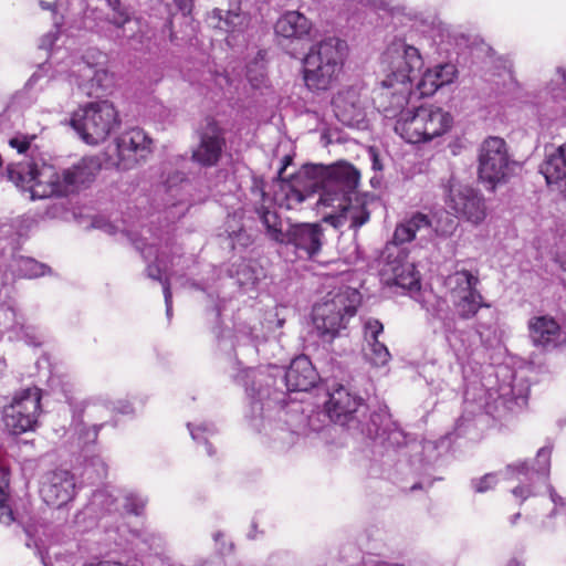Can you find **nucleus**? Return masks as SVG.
Instances as JSON below:
<instances>
[{
  "instance_id": "obj_60",
  "label": "nucleus",
  "mask_w": 566,
  "mask_h": 566,
  "mask_svg": "<svg viewBox=\"0 0 566 566\" xmlns=\"http://www.w3.org/2000/svg\"><path fill=\"white\" fill-rule=\"evenodd\" d=\"M182 14H190L193 8V0H174Z\"/></svg>"
},
{
  "instance_id": "obj_5",
  "label": "nucleus",
  "mask_w": 566,
  "mask_h": 566,
  "mask_svg": "<svg viewBox=\"0 0 566 566\" xmlns=\"http://www.w3.org/2000/svg\"><path fill=\"white\" fill-rule=\"evenodd\" d=\"M90 164L92 160L84 158L60 171L44 163H17L8 165L6 175L21 191L29 192L31 200L65 197L94 179Z\"/></svg>"
},
{
  "instance_id": "obj_59",
  "label": "nucleus",
  "mask_w": 566,
  "mask_h": 566,
  "mask_svg": "<svg viewBox=\"0 0 566 566\" xmlns=\"http://www.w3.org/2000/svg\"><path fill=\"white\" fill-rule=\"evenodd\" d=\"M43 66H40L38 71H35L31 77L25 83V90L31 91L38 82L43 77Z\"/></svg>"
},
{
  "instance_id": "obj_47",
  "label": "nucleus",
  "mask_w": 566,
  "mask_h": 566,
  "mask_svg": "<svg viewBox=\"0 0 566 566\" xmlns=\"http://www.w3.org/2000/svg\"><path fill=\"white\" fill-rule=\"evenodd\" d=\"M4 315H6V317L13 319L12 327L20 329L23 333L27 344L32 345V346L40 345L39 340H36L34 337L29 335V333H28L29 327L24 326L23 317L18 314L15 308L8 307L4 311Z\"/></svg>"
},
{
  "instance_id": "obj_36",
  "label": "nucleus",
  "mask_w": 566,
  "mask_h": 566,
  "mask_svg": "<svg viewBox=\"0 0 566 566\" xmlns=\"http://www.w3.org/2000/svg\"><path fill=\"white\" fill-rule=\"evenodd\" d=\"M230 302L231 300L221 297L219 294L214 295L213 292L207 293V317L213 324L212 332L217 338L226 337V329L221 325Z\"/></svg>"
},
{
  "instance_id": "obj_33",
  "label": "nucleus",
  "mask_w": 566,
  "mask_h": 566,
  "mask_svg": "<svg viewBox=\"0 0 566 566\" xmlns=\"http://www.w3.org/2000/svg\"><path fill=\"white\" fill-rule=\"evenodd\" d=\"M213 27L229 34L242 33L249 24V18L240 8L234 10L213 9L209 17Z\"/></svg>"
},
{
  "instance_id": "obj_31",
  "label": "nucleus",
  "mask_w": 566,
  "mask_h": 566,
  "mask_svg": "<svg viewBox=\"0 0 566 566\" xmlns=\"http://www.w3.org/2000/svg\"><path fill=\"white\" fill-rule=\"evenodd\" d=\"M457 315L462 319L473 318L481 310L488 312L486 322L494 323V311L491 305L484 302L482 294L476 290L452 298Z\"/></svg>"
},
{
  "instance_id": "obj_35",
  "label": "nucleus",
  "mask_w": 566,
  "mask_h": 566,
  "mask_svg": "<svg viewBox=\"0 0 566 566\" xmlns=\"http://www.w3.org/2000/svg\"><path fill=\"white\" fill-rule=\"evenodd\" d=\"M49 271V266L40 263L32 258L15 256L7 253V265L2 269L0 274L11 272L21 277L35 279L42 276Z\"/></svg>"
},
{
  "instance_id": "obj_40",
  "label": "nucleus",
  "mask_w": 566,
  "mask_h": 566,
  "mask_svg": "<svg viewBox=\"0 0 566 566\" xmlns=\"http://www.w3.org/2000/svg\"><path fill=\"white\" fill-rule=\"evenodd\" d=\"M187 428L193 441L198 444H205L207 454L212 457L214 454V450L210 440L218 433L216 426L208 422H202L195 426L189 422L187 423Z\"/></svg>"
},
{
  "instance_id": "obj_37",
  "label": "nucleus",
  "mask_w": 566,
  "mask_h": 566,
  "mask_svg": "<svg viewBox=\"0 0 566 566\" xmlns=\"http://www.w3.org/2000/svg\"><path fill=\"white\" fill-rule=\"evenodd\" d=\"M226 233L228 245L232 250L244 249L253 241L251 234L242 224V214L237 212L228 217L226 221Z\"/></svg>"
},
{
  "instance_id": "obj_61",
  "label": "nucleus",
  "mask_w": 566,
  "mask_h": 566,
  "mask_svg": "<svg viewBox=\"0 0 566 566\" xmlns=\"http://www.w3.org/2000/svg\"><path fill=\"white\" fill-rule=\"evenodd\" d=\"M7 265V252H6V247L3 245V243L0 241V272L2 271L3 268H6Z\"/></svg>"
},
{
  "instance_id": "obj_56",
  "label": "nucleus",
  "mask_w": 566,
  "mask_h": 566,
  "mask_svg": "<svg viewBox=\"0 0 566 566\" xmlns=\"http://www.w3.org/2000/svg\"><path fill=\"white\" fill-rule=\"evenodd\" d=\"M112 409L120 415H130L134 412L132 403L127 400H117L112 403Z\"/></svg>"
},
{
  "instance_id": "obj_17",
  "label": "nucleus",
  "mask_w": 566,
  "mask_h": 566,
  "mask_svg": "<svg viewBox=\"0 0 566 566\" xmlns=\"http://www.w3.org/2000/svg\"><path fill=\"white\" fill-rule=\"evenodd\" d=\"M448 207L460 219L472 224H480L486 217V205L483 195L470 186H463L453 178L449 180Z\"/></svg>"
},
{
  "instance_id": "obj_8",
  "label": "nucleus",
  "mask_w": 566,
  "mask_h": 566,
  "mask_svg": "<svg viewBox=\"0 0 566 566\" xmlns=\"http://www.w3.org/2000/svg\"><path fill=\"white\" fill-rule=\"evenodd\" d=\"M346 42L328 36L313 44L303 60V80L312 92L326 91L342 72Z\"/></svg>"
},
{
  "instance_id": "obj_29",
  "label": "nucleus",
  "mask_w": 566,
  "mask_h": 566,
  "mask_svg": "<svg viewBox=\"0 0 566 566\" xmlns=\"http://www.w3.org/2000/svg\"><path fill=\"white\" fill-rule=\"evenodd\" d=\"M104 423L93 424L91 428L80 431V441H83V459L85 474L92 471L96 480H102L107 475V465L99 454L91 453V444H95L98 432Z\"/></svg>"
},
{
  "instance_id": "obj_30",
  "label": "nucleus",
  "mask_w": 566,
  "mask_h": 566,
  "mask_svg": "<svg viewBox=\"0 0 566 566\" xmlns=\"http://www.w3.org/2000/svg\"><path fill=\"white\" fill-rule=\"evenodd\" d=\"M424 308L428 323L432 326L434 333L438 331L444 333L457 325L455 314L444 298L433 296L426 301Z\"/></svg>"
},
{
  "instance_id": "obj_15",
  "label": "nucleus",
  "mask_w": 566,
  "mask_h": 566,
  "mask_svg": "<svg viewBox=\"0 0 566 566\" xmlns=\"http://www.w3.org/2000/svg\"><path fill=\"white\" fill-rule=\"evenodd\" d=\"M186 163L184 156H177L172 161L164 164L163 168V190L165 197L164 205L167 209H176L174 216L180 218L189 209L191 202L188 198L191 187L185 170L180 167Z\"/></svg>"
},
{
  "instance_id": "obj_13",
  "label": "nucleus",
  "mask_w": 566,
  "mask_h": 566,
  "mask_svg": "<svg viewBox=\"0 0 566 566\" xmlns=\"http://www.w3.org/2000/svg\"><path fill=\"white\" fill-rule=\"evenodd\" d=\"M41 389L28 387L19 390L9 405L4 406L2 420L11 434L33 431L38 427L41 413Z\"/></svg>"
},
{
  "instance_id": "obj_44",
  "label": "nucleus",
  "mask_w": 566,
  "mask_h": 566,
  "mask_svg": "<svg viewBox=\"0 0 566 566\" xmlns=\"http://www.w3.org/2000/svg\"><path fill=\"white\" fill-rule=\"evenodd\" d=\"M460 361L457 360L455 364L450 363L446 366H440L439 376L441 381L452 390H455L462 384V364Z\"/></svg>"
},
{
  "instance_id": "obj_26",
  "label": "nucleus",
  "mask_w": 566,
  "mask_h": 566,
  "mask_svg": "<svg viewBox=\"0 0 566 566\" xmlns=\"http://www.w3.org/2000/svg\"><path fill=\"white\" fill-rule=\"evenodd\" d=\"M458 74V70L452 63H441L427 69L413 82V92L421 97L432 96L440 87L451 84Z\"/></svg>"
},
{
  "instance_id": "obj_45",
  "label": "nucleus",
  "mask_w": 566,
  "mask_h": 566,
  "mask_svg": "<svg viewBox=\"0 0 566 566\" xmlns=\"http://www.w3.org/2000/svg\"><path fill=\"white\" fill-rule=\"evenodd\" d=\"M400 86H387L384 84V78L380 82V87L375 90L374 94V104L376 108L385 116V111L380 105L384 103L385 105L395 106L396 95L399 93Z\"/></svg>"
},
{
  "instance_id": "obj_3",
  "label": "nucleus",
  "mask_w": 566,
  "mask_h": 566,
  "mask_svg": "<svg viewBox=\"0 0 566 566\" xmlns=\"http://www.w3.org/2000/svg\"><path fill=\"white\" fill-rule=\"evenodd\" d=\"M326 397L324 409L329 420L346 427L353 434L371 440L374 453L379 455L389 474L391 470L403 475L428 470L431 462L422 453L434 450V443L409 438L391 419L387 408L370 410L360 397L343 385L328 387Z\"/></svg>"
},
{
  "instance_id": "obj_16",
  "label": "nucleus",
  "mask_w": 566,
  "mask_h": 566,
  "mask_svg": "<svg viewBox=\"0 0 566 566\" xmlns=\"http://www.w3.org/2000/svg\"><path fill=\"white\" fill-rule=\"evenodd\" d=\"M151 151V139L142 128H132L122 133L108 147L113 164L122 170L134 168Z\"/></svg>"
},
{
  "instance_id": "obj_32",
  "label": "nucleus",
  "mask_w": 566,
  "mask_h": 566,
  "mask_svg": "<svg viewBox=\"0 0 566 566\" xmlns=\"http://www.w3.org/2000/svg\"><path fill=\"white\" fill-rule=\"evenodd\" d=\"M427 142L447 134L453 126L452 115L441 107L422 106Z\"/></svg>"
},
{
  "instance_id": "obj_43",
  "label": "nucleus",
  "mask_w": 566,
  "mask_h": 566,
  "mask_svg": "<svg viewBox=\"0 0 566 566\" xmlns=\"http://www.w3.org/2000/svg\"><path fill=\"white\" fill-rule=\"evenodd\" d=\"M124 509L136 516L142 515L148 503V497L135 490H126L123 494Z\"/></svg>"
},
{
  "instance_id": "obj_19",
  "label": "nucleus",
  "mask_w": 566,
  "mask_h": 566,
  "mask_svg": "<svg viewBox=\"0 0 566 566\" xmlns=\"http://www.w3.org/2000/svg\"><path fill=\"white\" fill-rule=\"evenodd\" d=\"M199 143L191 159L201 167H213L220 161L226 148V136L216 119L207 117L198 128Z\"/></svg>"
},
{
  "instance_id": "obj_2",
  "label": "nucleus",
  "mask_w": 566,
  "mask_h": 566,
  "mask_svg": "<svg viewBox=\"0 0 566 566\" xmlns=\"http://www.w3.org/2000/svg\"><path fill=\"white\" fill-rule=\"evenodd\" d=\"M286 165L282 166L277 175L280 178L277 189L273 198L265 191L264 203L271 211L273 203L286 210L297 209L304 200L313 193H318L317 205L332 207L338 214H329L325 218L335 228L348 224L349 229H359L368 222L370 213L366 209V195L358 192L360 174L348 163H337L329 167L324 165H305L302 169L286 179L283 174ZM263 185L254 181L251 188V201L253 208L261 205V200L253 195V188Z\"/></svg>"
},
{
  "instance_id": "obj_20",
  "label": "nucleus",
  "mask_w": 566,
  "mask_h": 566,
  "mask_svg": "<svg viewBox=\"0 0 566 566\" xmlns=\"http://www.w3.org/2000/svg\"><path fill=\"white\" fill-rule=\"evenodd\" d=\"M395 98L397 99V96ZM408 103L409 97H407V102L401 107H397V101L395 106L385 105L384 103L380 105L385 111V118L395 120L394 129L402 139L410 144L426 143L427 133L422 106L409 109L406 108Z\"/></svg>"
},
{
  "instance_id": "obj_38",
  "label": "nucleus",
  "mask_w": 566,
  "mask_h": 566,
  "mask_svg": "<svg viewBox=\"0 0 566 566\" xmlns=\"http://www.w3.org/2000/svg\"><path fill=\"white\" fill-rule=\"evenodd\" d=\"M478 284V275L468 270L455 271L446 279V286L452 298L476 291Z\"/></svg>"
},
{
  "instance_id": "obj_49",
  "label": "nucleus",
  "mask_w": 566,
  "mask_h": 566,
  "mask_svg": "<svg viewBox=\"0 0 566 566\" xmlns=\"http://www.w3.org/2000/svg\"><path fill=\"white\" fill-rule=\"evenodd\" d=\"M497 481L499 479L496 473H486L480 479H473L471 481V486L476 493H484L493 489Z\"/></svg>"
},
{
  "instance_id": "obj_23",
  "label": "nucleus",
  "mask_w": 566,
  "mask_h": 566,
  "mask_svg": "<svg viewBox=\"0 0 566 566\" xmlns=\"http://www.w3.org/2000/svg\"><path fill=\"white\" fill-rule=\"evenodd\" d=\"M40 494L48 505L62 507L76 494L74 474L63 469L45 473L41 480Z\"/></svg>"
},
{
  "instance_id": "obj_39",
  "label": "nucleus",
  "mask_w": 566,
  "mask_h": 566,
  "mask_svg": "<svg viewBox=\"0 0 566 566\" xmlns=\"http://www.w3.org/2000/svg\"><path fill=\"white\" fill-rule=\"evenodd\" d=\"M117 497L107 489L96 490L86 507L87 512L96 516L117 511Z\"/></svg>"
},
{
  "instance_id": "obj_63",
  "label": "nucleus",
  "mask_w": 566,
  "mask_h": 566,
  "mask_svg": "<svg viewBox=\"0 0 566 566\" xmlns=\"http://www.w3.org/2000/svg\"><path fill=\"white\" fill-rule=\"evenodd\" d=\"M505 566H524V565L521 562H518L517 559L513 558Z\"/></svg>"
},
{
  "instance_id": "obj_48",
  "label": "nucleus",
  "mask_w": 566,
  "mask_h": 566,
  "mask_svg": "<svg viewBox=\"0 0 566 566\" xmlns=\"http://www.w3.org/2000/svg\"><path fill=\"white\" fill-rule=\"evenodd\" d=\"M364 337L367 344L378 340L384 332V325L380 321L369 317L364 321Z\"/></svg>"
},
{
  "instance_id": "obj_9",
  "label": "nucleus",
  "mask_w": 566,
  "mask_h": 566,
  "mask_svg": "<svg viewBox=\"0 0 566 566\" xmlns=\"http://www.w3.org/2000/svg\"><path fill=\"white\" fill-rule=\"evenodd\" d=\"M360 293L349 286L328 292L314 305L312 319L314 328L324 342L333 340L345 328L360 304Z\"/></svg>"
},
{
  "instance_id": "obj_34",
  "label": "nucleus",
  "mask_w": 566,
  "mask_h": 566,
  "mask_svg": "<svg viewBox=\"0 0 566 566\" xmlns=\"http://www.w3.org/2000/svg\"><path fill=\"white\" fill-rule=\"evenodd\" d=\"M227 274L228 280L233 281L240 289L249 290L258 283L263 272L252 261L240 260L228 266Z\"/></svg>"
},
{
  "instance_id": "obj_41",
  "label": "nucleus",
  "mask_w": 566,
  "mask_h": 566,
  "mask_svg": "<svg viewBox=\"0 0 566 566\" xmlns=\"http://www.w3.org/2000/svg\"><path fill=\"white\" fill-rule=\"evenodd\" d=\"M238 342H242L244 344H251L255 352L260 354L261 352H265V346L268 345V339L265 338L264 333L258 328L256 326L243 325L237 335ZM275 343H269V346H274Z\"/></svg>"
},
{
  "instance_id": "obj_7",
  "label": "nucleus",
  "mask_w": 566,
  "mask_h": 566,
  "mask_svg": "<svg viewBox=\"0 0 566 566\" xmlns=\"http://www.w3.org/2000/svg\"><path fill=\"white\" fill-rule=\"evenodd\" d=\"M420 50L409 43L406 38L395 36L381 55V66L385 74L384 84L400 86L397 94V107L407 102L413 93V82L423 67Z\"/></svg>"
},
{
  "instance_id": "obj_51",
  "label": "nucleus",
  "mask_w": 566,
  "mask_h": 566,
  "mask_svg": "<svg viewBox=\"0 0 566 566\" xmlns=\"http://www.w3.org/2000/svg\"><path fill=\"white\" fill-rule=\"evenodd\" d=\"M33 138L24 135L15 136L9 140V145L17 149L19 154H24L30 148L31 139Z\"/></svg>"
},
{
  "instance_id": "obj_52",
  "label": "nucleus",
  "mask_w": 566,
  "mask_h": 566,
  "mask_svg": "<svg viewBox=\"0 0 566 566\" xmlns=\"http://www.w3.org/2000/svg\"><path fill=\"white\" fill-rule=\"evenodd\" d=\"M54 28H56V31L49 32L41 39L40 48L44 50H49L53 46L54 42L57 39L60 22L54 21Z\"/></svg>"
},
{
  "instance_id": "obj_6",
  "label": "nucleus",
  "mask_w": 566,
  "mask_h": 566,
  "mask_svg": "<svg viewBox=\"0 0 566 566\" xmlns=\"http://www.w3.org/2000/svg\"><path fill=\"white\" fill-rule=\"evenodd\" d=\"M253 195L262 202L255 205V213L264 227L269 239L292 247L300 259H314L323 245V228L317 223H290L282 220L276 211H271L265 206V195L260 187L253 188Z\"/></svg>"
},
{
  "instance_id": "obj_10",
  "label": "nucleus",
  "mask_w": 566,
  "mask_h": 566,
  "mask_svg": "<svg viewBox=\"0 0 566 566\" xmlns=\"http://www.w3.org/2000/svg\"><path fill=\"white\" fill-rule=\"evenodd\" d=\"M146 238L135 239L133 243L147 262V276L163 285L166 315L170 319L172 315V295L169 277L172 275L171 268L178 264L176 260L181 258V249L168 232L165 235L153 238L150 242H146Z\"/></svg>"
},
{
  "instance_id": "obj_62",
  "label": "nucleus",
  "mask_w": 566,
  "mask_h": 566,
  "mask_svg": "<svg viewBox=\"0 0 566 566\" xmlns=\"http://www.w3.org/2000/svg\"><path fill=\"white\" fill-rule=\"evenodd\" d=\"M464 421H465V418L464 417H461L458 422H457V431H462L461 428L462 426L464 424ZM461 432H459L460 434Z\"/></svg>"
},
{
  "instance_id": "obj_28",
  "label": "nucleus",
  "mask_w": 566,
  "mask_h": 566,
  "mask_svg": "<svg viewBox=\"0 0 566 566\" xmlns=\"http://www.w3.org/2000/svg\"><path fill=\"white\" fill-rule=\"evenodd\" d=\"M528 327L534 346L548 350L558 345L560 327L554 318L547 316L534 317L530 321Z\"/></svg>"
},
{
  "instance_id": "obj_24",
  "label": "nucleus",
  "mask_w": 566,
  "mask_h": 566,
  "mask_svg": "<svg viewBox=\"0 0 566 566\" xmlns=\"http://www.w3.org/2000/svg\"><path fill=\"white\" fill-rule=\"evenodd\" d=\"M334 112L339 122L347 126L359 125L364 122L365 103L360 91L356 86H349L339 91L332 101Z\"/></svg>"
},
{
  "instance_id": "obj_12",
  "label": "nucleus",
  "mask_w": 566,
  "mask_h": 566,
  "mask_svg": "<svg viewBox=\"0 0 566 566\" xmlns=\"http://www.w3.org/2000/svg\"><path fill=\"white\" fill-rule=\"evenodd\" d=\"M107 56L97 49H88L77 63L73 76L77 88L86 96H104L115 86V75L105 67Z\"/></svg>"
},
{
  "instance_id": "obj_22",
  "label": "nucleus",
  "mask_w": 566,
  "mask_h": 566,
  "mask_svg": "<svg viewBox=\"0 0 566 566\" xmlns=\"http://www.w3.org/2000/svg\"><path fill=\"white\" fill-rule=\"evenodd\" d=\"M542 99L538 115L542 120L553 122L566 117V67L557 66L555 76L539 92Z\"/></svg>"
},
{
  "instance_id": "obj_57",
  "label": "nucleus",
  "mask_w": 566,
  "mask_h": 566,
  "mask_svg": "<svg viewBox=\"0 0 566 566\" xmlns=\"http://www.w3.org/2000/svg\"><path fill=\"white\" fill-rule=\"evenodd\" d=\"M93 227L103 230L104 232L108 234H115L116 233V227L103 219H96L93 221Z\"/></svg>"
},
{
  "instance_id": "obj_64",
  "label": "nucleus",
  "mask_w": 566,
  "mask_h": 566,
  "mask_svg": "<svg viewBox=\"0 0 566 566\" xmlns=\"http://www.w3.org/2000/svg\"><path fill=\"white\" fill-rule=\"evenodd\" d=\"M376 566H403L401 564H389L386 562H379Z\"/></svg>"
},
{
  "instance_id": "obj_1",
  "label": "nucleus",
  "mask_w": 566,
  "mask_h": 566,
  "mask_svg": "<svg viewBox=\"0 0 566 566\" xmlns=\"http://www.w3.org/2000/svg\"><path fill=\"white\" fill-rule=\"evenodd\" d=\"M318 380V373L305 355L293 358L287 368L270 364L247 370L244 387L249 409L245 416L251 427L269 436L277 449L291 447L310 431H318L315 415H305L300 402H287L292 392L307 391Z\"/></svg>"
},
{
  "instance_id": "obj_50",
  "label": "nucleus",
  "mask_w": 566,
  "mask_h": 566,
  "mask_svg": "<svg viewBox=\"0 0 566 566\" xmlns=\"http://www.w3.org/2000/svg\"><path fill=\"white\" fill-rule=\"evenodd\" d=\"M556 247L557 250L554 260L563 272L562 282L566 286V232L560 235Z\"/></svg>"
},
{
  "instance_id": "obj_55",
  "label": "nucleus",
  "mask_w": 566,
  "mask_h": 566,
  "mask_svg": "<svg viewBox=\"0 0 566 566\" xmlns=\"http://www.w3.org/2000/svg\"><path fill=\"white\" fill-rule=\"evenodd\" d=\"M14 521L13 512L7 502L0 504V523L3 525H10Z\"/></svg>"
},
{
  "instance_id": "obj_4",
  "label": "nucleus",
  "mask_w": 566,
  "mask_h": 566,
  "mask_svg": "<svg viewBox=\"0 0 566 566\" xmlns=\"http://www.w3.org/2000/svg\"><path fill=\"white\" fill-rule=\"evenodd\" d=\"M452 230L453 223L450 226V230L439 232L430 218L421 212L413 213L400 222L395 229L392 240L385 248V262L380 271L382 281L387 285H395L405 291H419L420 275L415 264L407 261V251L401 245L412 240L427 243L438 235L451 234Z\"/></svg>"
},
{
  "instance_id": "obj_46",
  "label": "nucleus",
  "mask_w": 566,
  "mask_h": 566,
  "mask_svg": "<svg viewBox=\"0 0 566 566\" xmlns=\"http://www.w3.org/2000/svg\"><path fill=\"white\" fill-rule=\"evenodd\" d=\"M368 346L369 353H367V357L373 365L381 367L390 360L391 355L384 343L376 340L369 343Z\"/></svg>"
},
{
  "instance_id": "obj_14",
  "label": "nucleus",
  "mask_w": 566,
  "mask_h": 566,
  "mask_svg": "<svg viewBox=\"0 0 566 566\" xmlns=\"http://www.w3.org/2000/svg\"><path fill=\"white\" fill-rule=\"evenodd\" d=\"M514 161L510 158L506 143L500 137H489L479 150V179L493 190L500 182H504Z\"/></svg>"
},
{
  "instance_id": "obj_18",
  "label": "nucleus",
  "mask_w": 566,
  "mask_h": 566,
  "mask_svg": "<svg viewBox=\"0 0 566 566\" xmlns=\"http://www.w3.org/2000/svg\"><path fill=\"white\" fill-rule=\"evenodd\" d=\"M443 335L457 360L470 357L478 348V342L484 346H492L496 339L494 323L481 319L473 329H460L453 325Z\"/></svg>"
},
{
  "instance_id": "obj_42",
  "label": "nucleus",
  "mask_w": 566,
  "mask_h": 566,
  "mask_svg": "<svg viewBox=\"0 0 566 566\" xmlns=\"http://www.w3.org/2000/svg\"><path fill=\"white\" fill-rule=\"evenodd\" d=\"M500 398L511 411H514L515 407L521 409L527 402L528 388H521L516 391L515 386L501 387Z\"/></svg>"
},
{
  "instance_id": "obj_53",
  "label": "nucleus",
  "mask_w": 566,
  "mask_h": 566,
  "mask_svg": "<svg viewBox=\"0 0 566 566\" xmlns=\"http://www.w3.org/2000/svg\"><path fill=\"white\" fill-rule=\"evenodd\" d=\"M290 555L286 552H275L268 558V566H285Z\"/></svg>"
},
{
  "instance_id": "obj_58",
  "label": "nucleus",
  "mask_w": 566,
  "mask_h": 566,
  "mask_svg": "<svg viewBox=\"0 0 566 566\" xmlns=\"http://www.w3.org/2000/svg\"><path fill=\"white\" fill-rule=\"evenodd\" d=\"M247 77L252 86L259 87L264 82V74L263 72H260L258 75H253L252 67L249 66L247 71Z\"/></svg>"
},
{
  "instance_id": "obj_21",
  "label": "nucleus",
  "mask_w": 566,
  "mask_h": 566,
  "mask_svg": "<svg viewBox=\"0 0 566 566\" xmlns=\"http://www.w3.org/2000/svg\"><path fill=\"white\" fill-rule=\"evenodd\" d=\"M112 11L105 18V36L115 41L126 40L133 45V42L143 44V34L140 33V21L133 17L127 7L119 0H107Z\"/></svg>"
},
{
  "instance_id": "obj_54",
  "label": "nucleus",
  "mask_w": 566,
  "mask_h": 566,
  "mask_svg": "<svg viewBox=\"0 0 566 566\" xmlns=\"http://www.w3.org/2000/svg\"><path fill=\"white\" fill-rule=\"evenodd\" d=\"M213 541L216 542L217 548L221 554H226L232 551V544L226 543L224 534L220 531L213 533Z\"/></svg>"
},
{
  "instance_id": "obj_27",
  "label": "nucleus",
  "mask_w": 566,
  "mask_h": 566,
  "mask_svg": "<svg viewBox=\"0 0 566 566\" xmlns=\"http://www.w3.org/2000/svg\"><path fill=\"white\" fill-rule=\"evenodd\" d=\"M312 29V21L300 11L284 12L274 24L275 34L287 40H305Z\"/></svg>"
},
{
  "instance_id": "obj_25",
  "label": "nucleus",
  "mask_w": 566,
  "mask_h": 566,
  "mask_svg": "<svg viewBox=\"0 0 566 566\" xmlns=\"http://www.w3.org/2000/svg\"><path fill=\"white\" fill-rule=\"evenodd\" d=\"M538 171L552 190L566 197V143L551 149L546 148Z\"/></svg>"
},
{
  "instance_id": "obj_11",
  "label": "nucleus",
  "mask_w": 566,
  "mask_h": 566,
  "mask_svg": "<svg viewBox=\"0 0 566 566\" xmlns=\"http://www.w3.org/2000/svg\"><path fill=\"white\" fill-rule=\"evenodd\" d=\"M70 124L88 145L104 142L119 124L117 112L108 101L87 103L73 112Z\"/></svg>"
}]
</instances>
